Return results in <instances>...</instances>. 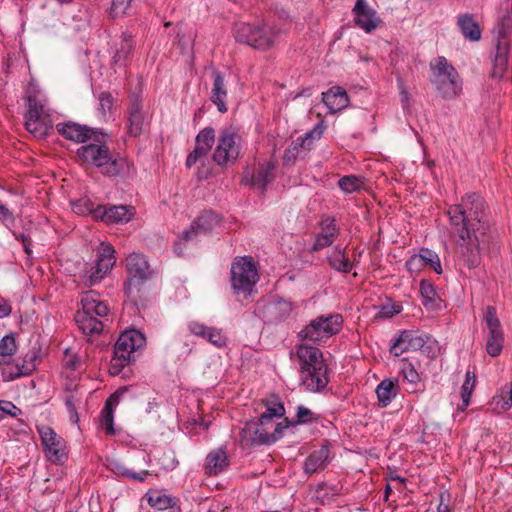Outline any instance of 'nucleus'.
Instances as JSON below:
<instances>
[{
  "label": "nucleus",
  "mask_w": 512,
  "mask_h": 512,
  "mask_svg": "<svg viewBox=\"0 0 512 512\" xmlns=\"http://www.w3.org/2000/svg\"><path fill=\"white\" fill-rule=\"evenodd\" d=\"M135 47L134 36L125 31L115 44V52L112 58L113 65L123 67L131 60Z\"/></svg>",
  "instance_id": "nucleus-30"
},
{
  "label": "nucleus",
  "mask_w": 512,
  "mask_h": 512,
  "mask_svg": "<svg viewBox=\"0 0 512 512\" xmlns=\"http://www.w3.org/2000/svg\"><path fill=\"white\" fill-rule=\"evenodd\" d=\"M296 417H297V420L295 421L296 424L309 423L315 419L314 413L310 409H308L304 406H298Z\"/></svg>",
  "instance_id": "nucleus-53"
},
{
  "label": "nucleus",
  "mask_w": 512,
  "mask_h": 512,
  "mask_svg": "<svg viewBox=\"0 0 512 512\" xmlns=\"http://www.w3.org/2000/svg\"><path fill=\"white\" fill-rule=\"evenodd\" d=\"M228 466L227 454L219 449L212 451L207 456L206 473L210 476L220 474Z\"/></svg>",
  "instance_id": "nucleus-38"
},
{
  "label": "nucleus",
  "mask_w": 512,
  "mask_h": 512,
  "mask_svg": "<svg viewBox=\"0 0 512 512\" xmlns=\"http://www.w3.org/2000/svg\"><path fill=\"white\" fill-rule=\"evenodd\" d=\"M342 326L343 317L341 314L320 315L311 320L309 324L299 332V337L316 344L338 334Z\"/></svg>",
  "instance_id": "nucleus-10"
},
{
  "label": "nucleus",
  "mask_w": 512,
  "mask_h": 512,
  "mask_svg": "<svg viewBox=\"0 0 512 512\" xmlns=\"http://www.w3.org/2000/svg\"><path fill=\"white\" fill-rule=\"evenodd\" d=\"M28 110L25 113V128L35 138H44L52 128L49 109L36 95L27 97Z\"/></svg>",
  "instance_id": "nucleus-11"
},
{
  "label": "nucleus",
  "mask_w": 512,
  "mask_h": 512,
  "mask_svg": "<svg viewBox=\"0 0 512 512\" xmlns=\"http://www.w3.org/2000/svg\"><path fill=\"white\" fill-rule=\"evenodd\" d=\"M220 222V217L213 211L202 212L196 220H194L189 229L181 233L180 239L189 241L200 234H207Z\"/></svg>",
  "instance_id": "nucleus-21"
},
{
  "label": "nucleus",
  "mask_w": 512,
  "mask_h": 512,
  "mask_svg": "<svg viewBox=\"0 0 512 512\" xmlns=\"http://www.w3.org/2000/svg\"><path fill=\"white\" fill-rule=\"evenodd\" d=\"M512 29V16L502 17L497 27L496 51L493 61V77H502L508 67L509 39L508 34Z\"/></svg>",
  "instance_id": "nucleus-13"
},
{
  "label": "nucleus",
  "mask_w": 512,
  "mask_h": 512,
  "mask_svg": "<svg viewBox=\"0 0 512 512\" xmlns=\"http://www.w3.org/2000/svg\"><path fill=\"white\" fill-rule=\"evenodd\" d=\"M17 351L16 339L12 334L4 336L0 340V365L12 367L11 359Z\"/></svg>",
  "instance_id": "nucleus-43"
},
{
  "label": "nucleus",
  "mask_w": 512,
  "mask_h": 512,
  "mask_svg": "<svg viewBox=\"0 0 512 512\" xmlns=\"http://www.w3.org/2000/svg\"><path fill=\"white\" fill-rule=\"evenodd\" d=\"M429 339L430 338L426 335L423 336L411 330H404L394 339L390 346V353L394 356H400L407 351L425 349V345Z\"/></svg>",
  "instance_id": "nucleus-18"
},
{
  "label": "nucleus",
  "mask_w": 512,
  "mask_h": 512,
  "mask_svg": "<svg viewBox=\"0 0 512 512\" xmlns=\"http://www.w3.org/2000/svg\"><path fill=\"white\" fill-rule=\"evenodd\" d=\"M457 24L466 39L470 41H479L481 39V29L473 15L468 13L460 15Z\"/></svg>",
  "instance_id": "nucleus-37"
},
{
  "label": "nucleus",
  "mask_w": 512,
  "mask_h": 512,
  "mask_svg": "<svg viewBox=\"0 0 512 512\" xmlns=\"http://www.w3.org/2000/svg\"><path fill=\"white\" fill-rule=\"evenodd\" d=\"M324 132V126L322 124H317L314 129L308 131L305 134V137L302 141V146H305L306 144L309 146L310 141L320 139L322 134Z\"/></svg>",
  "instance_id": "nucleus-55"
},
{
  "label": "nucleus",
  "mask_w": 512,
  "mask_h": 512,
  "mask_svg": "<svg viewBox=\"0 0 512 512\" xmlns=\"http://www.w3.org/2000/svg\"><path fill=\"white\" fill-rule=\"evenodd\" d=\"M206 156V153H202L201 149L195 147L187 156L185 165L187 168H191L197 161H201L206 158Z\"/></svg>",
  "instance_id": "nucleus-57"
},
{
  "label": "nucleus",
  "mask_w": 512,
  "mask_h": 512,
  "mask_svg": "<svg viewBox=\"0 0 512 512\" xmlns=\"http://www.w3.org/2000/svg\"><path fill=\"white\" fill-rule=\"evenodd\" d=\"M401 312V308L398 305L392 306H382L381 310L378 312V316L381 318H391L394 315H397Z\"/></svg>",
  "instance_id": "nucleus-59"
},
{
  "label": "nucleus",
  "mask_w": 512,
  "mask_h": 512,
  "mask_svg": "<svg viewBox=\"0 0 512 512\" xmlns=\"http://www.w3.org/2000/svg\"><path fill=\"white\" fill-rule=\"evenodd\" d=\"M234 38L238 43H243L255 49L266 50L272 47L279 30L267 24L252 25L238 22L233 28Z\"/></svg>",
  "instance_id": "nucleus-5"
},
{
  "label": "nucleus",
  "mask_w": 512,
  "mask_h": 512,
  "mask_svg": "<svg viewBox=\"0 0 512 512\" xmlns=\"http://www.w3.org/2000/svg\"><path fill=\"white\" fill-rule=\"evenodd\" d=\"M76 155L83 162L100 170L109 178L127 179L135 174L134 165L120 154L113 155L105 143H90L79 147Z\"/></svg>",
  "instance_id": "nucleus-2"
},
{
  "label": "nucleus",
  "mask_w": 512,
  "mask_h": 512,
  "mask_svg": "<svg viewBox=\"0 0 512 512\" xmlns=\"http://www.w3.org/2000/svg\"><path fill=\"white\" fill-rule=\"evenodd\" d=\"M275 169L276 165L273 161L259 163L255 171L250 172L248 169L244 171L241 183L256 187L264 192L267 185L274 181Z\"/></svg>",
  "instance_id": "nucleus-17"
},
{
  "label": "nucleus",
  "mask_w": 512,
  "mask_h": 512,
  "mask_svg": "<svg viewBox=\"0 0 512 512\" xmlns=\"http://www.w3.org/2000/svg\"><path fill=\"white\" fill-rule=\"evenodd\" d=\"M11 311V305L7 301L0 299V318L9 316Z\"/></svg>",
  "instance_id": "nucleus-63"
},
{
  "label": "nucleus",
  "mask_w": 512,
  "mask_h": 512,
  "mask_svg": "<svg viewBox=\"0 0 512 512\" xmlns=\"http://www.w3.org/2000/svg\"><path fill=\"white\" fill-rule=\"evenodd\" d=\"M331 461L330 448L328 444H323L318 450L312 451L305 459L303 464L304 473L312 475L323 471Z\"/></svg>",
  "instance_id": "nucleus-29"
},
{
  "label": "nucleus",
  "mask_w": 512,
  "mask_h": 512,
  "mask_svg": "<svg viewBox=\"0 0 512 512\" xmlns=\"http://www.w3.org/2000/svg\"><path fill=\"white\" fill-rule=\"evenodd\" d=\"M128 392V388H121L112 394L106 401L105 407L101 413L100 423L105 432L109 435L115 434L114 415L112 407L119 403L120 397Z\"/></svg>",
  "instance_id": "nucleus-34"
},
{
  "label": "nucleus",
  "mask_w": 512,
  "mask_h": 512,
  "mask_svg": "<svg viewBox=\"0 0 512 512\" xmlns=\"http://www.w3.org/2000/svg\"><path fill=\"white\" fill-rule=\"evenodd\" d=\"M94 291H88L81 299L82 309L94 317H105L109 313L108 306L103 301L94 299Z\"/></svg>",
  "instance_id": "nucleus-39"
},
{
  "label": "nucleus",
  "mask_w": 512,
  "mask_h": 512,
  "mask_svg": "<svg viewBox=\"0 0 512 512\" xmlns=\"http://www.w3.org/2000/svg\"><path fill=\"white\" fill-rule=\"evenodd\" d=\"M285 414V408L282 402L280 401H270L267 404L266 411L261 414V423L262 424H273V419L275 417H282Z\"/></svg>",
  "instance_id": "nucleus-47"
},
{
  "label": "nucleus",
  "mask_w": 512,
  "mask_h": 512,
  "mask_svg": "<svg viewBox=\"0 0 512 512\" xmlns=\"http://www.w3.org/2000/svg\"><path fill=\"white\" fill-rule=\"evenodd\" d=\"M486 203L477 193L467 194L461 202L449 206V233L453 238L457 252L469 268L480 264L481 244L486 234Z\"/></svg>",
  "instance_id": "nucleus-1"
},
{
  "label": "nucleus",
  "mask_w": 512,
  "mask_h": 512,
  "mask_svg": "<svg viewBox=\"0 0 512 512\" xmlns=\"http://www.w3.org/2000/svg\"><path fill=\"white\" fill-rule=\"evenodd\" d=\"M188 330L194 336L207 340L217 348H223L227 345V337L222 329L206 326L198 321H190L188 323Z\"/></svg>",
  "instance_id": "nucleus-24"
},
{
  "label": "nucleus",
  "mask_w": 512,
  "mask_h": 512,
  "mask_svg": "<svg viewBox=\"0 0 512 512\" xmlns=\"http://www.w3.org/2000/svg\"><path fill=\"white\" fill-rule=\"evenodd\" d=\"M115 263V249L113 246L102 244L95 264L79 274L80 283L85 287H92L100 283L113 269Z\"/></svg>",
  "instance_id": "nucleus-12"
},
{
  "label": "nucleus",
  "mask_w": 512,
  "mask_h": 512,
  "mask_svg": "<svg viewBox=\"0 0 512 512\" xmlns=\"http://www.w3.org/2000/svg\"><path fill=\"white\" fill-rule=\"evenodd\" d=\"M476 384V375L474 372L467 371L465 375V381L461 387V399L463 409L466 408L470 404L471 394L475 388Z\"/></svg>",
  "instance_id": "nucleus-48"
},
{
  "label": "nucleus",
  "mask_w": 512,
  "mask_h": 512,
  "mask_svg": "<svg viewBox=\"0 0 512 512\" xmlns=\"http://www.w3.org/2000/svg\"><path fill=\"white\" fill-rule=\"evenodd\" d=\"M429 67V81L441 98L452 100L461 94L462 79L457 70L444 56H438L433 59Z\"/></svg>",
  "instance_id": "nucleus-3"
},
{
  "label": "nucleus",
  "mask_w": 512,
  "mask_h": 512,
  "mask_svg": "<svg viewBox=\"0 0 512 512\" xmlns=\"http://www.w3.org/2000/svg\"><path fill=\"white\" fill-rule=\"evenodd\" d=\"M145 343V336L136 329L122 332L114 345V355L109 366L110 374H120L123 368L134 360V353Z\"/></svg>",
  "instance_id": "nucleus-4"
},
{
  "label": "nucleus",
  "mask_w": 512,
  "mask_h": 512,
  "mask_svg": "<svg viewBox=\"0 0 512 512\" xmlns=\"http://www.w3.org/2000/svg\"><path fill=\"white\" fill-rule=\"evenodd\" d=\"M135 214V209L127 205H98L94 210V218L109 224L127 223Z\"/></svg>",
  "instance_id": "nucleus-19"
},
{
  "label": "nucleus",
  "mask_w": 512,
  "mask_h": 512,
  "mask_svg": "<svg viewBox=\"0 0 512 512\" xmlns=\"http://www.w3.org/2000/svg\"><path fill=\"white\" fill-rule=\"evenodd\" d=\"M0 411L2 414L10 415L12 417H17L22 413L21 409L18 408L15 404L10 401H1L0 400Z\"/></svg>",
  "instance_id": "nucleus-56"
},
{
  "label": "nucleus",
  "mask_w": 512,
  "mask_h": 512,
  "mask_svg": "<svg viewBox=\"0 0 512 512\" xmlns=\"http://www.w3.org/2000/svg\"><path fill=\"white\" fill-rule=\"evenodd\" d=\"M330 267L338 272L348 273L352 269V263L346 256L344 249L335 246L331 254L327 257Z\"/></svg>",
  "instance_id": "nucleus-40"
},
{
  "label": "nucleus",
  "mask_w": 512,
  "mask_h": 512,
  "mask_svg": "<svg viewBox=\"0 0 512 512\" xmlns=\"http://www.w3.org/2000/svg\"><path fill=\"white\" fill-rule=\"evenodd\" d=\"M75 319L79 329L86 335L99 334L103 330L102 321L83 309L77 312Z\"/></svg>",
  "instance_id": "nucleus-36"
},
{
  "label": "nucleus",
  "mask_w": 512,
  "mask_h": 512,
  "mask_svg": "<svg viewBox=\"0 0 512 512\" xmlns=\"http://www.w3.org/2000/svg\"><path fill=\"white\" fill-rule=\"evenodd\" d=\"M66 407L69 411L70 418L74 423H77L79 420L78 413L75 407V404L73 402L72 398H67L65 401Z\"/></svg>",
  "instance_id": "nucleus-61"
},
{
  "label": "nucleus",
  "mask_w": 512,
  "mask_h": 512,
  "mask_svg": "<svg viewBox=\"0 0 512 512\" xmlns=\"http://www.w3.org/2000/svg\"><path fill=\"white\" fill-rule=\"evenodd\" d=\"M126 273L124 292L128 298L135 300L143 285L152 277L153 271L143 254L133 252L126 258Z\"/></svg>",
  "instance_id": "nucleus-6"
},
{
  "label": "nucleus",
  "mask_w": 512,
  "mask_h": 512,
  "mask_svg": "<svg viewBox=\"0 0 512 512\" xmlns=\"http://www.w3.org/2000/svg\"><path fill=\"white\" fill-rule=\"evenodd\" d=\"M292 311V304L284 299L270 301L263 305L261 315L268 324L285 320Z\"/></svg>",
  "instance_id": "nucleus-27"
},
{
  "label": "nucleus",
  "mask_w": 512,
  "mask_h": 512,
  "mask_svg": "<svg viewBox=\"0 0 512 512\" xmlns=\"http://www.w3.org/2000/svg\"><path fill=\"white\" fill-rule=\"evenodd\" d=\"M56 129L57 132L65 139L76 143H85L92 139V136L95 133L90 127L71 121L57 124Z\"/></svg>",
  "instance_id": "nucleus-28"
},
{
  "label": "nucleus",
  "mask_w": 512,
  "mask_h": 512,
  "mask_svg": "<svg viewBox=\"0 0 512 512\" xmlns=\"http://www.w3.org/2000/svg\"><path fill=\"white\" fill-rule=\"evenodd\" d=\"M322 101L329 109V112L334 114L348 106L349 97L346 90L335 86L322 93Z\"/></svg>",
  "instance_id": "nucleus-33"
},
{
  "label": "nucleus",
  "mask_w": 512,
  "mask_h": 512,
  "mask_svg": "<svg viewBox=\"0 0 512 512\" xmlns=\"http://www.w3.org/2000/svg\"><path fill=\"white\" fill-rule=\"evenodd\" d=\"M32 244H33V241L31 238H28V239H24V243L22 244L23 245V249L25 251V253L27 254L28 257H31L32 256Z\"/></svg>",
  "instance_id": "nucleus-64"
},
{
  "label": "nucleus",
  "mask_w": 512,
  "mask_h": 512,
  "mask_svg": "<svg viewBox=\"0 0 512 512\" xmlns=\"http://www.w3.org/2000/svg\"><path fill=\"white\" fill-rule=\"evenodd\" d=\"M114 99L109 92H102L99 95V110L101 114L105 117L108 112L111 111L113 107Z\"/></svg>",
  "instance_id": "nucleus-50"
},
{
  "label": "nucleus",
  "mask_w": 512,
  "mask_h": 512,
  "mask_svg": "<svg viewBox=\"0 0 512 512\" xmlns=\"http://www.w3.org/2000/svg\"><path fill=\"white\" fill-rule=\"evenodd\" d=\"M148 504L157 510H166V509H177V500L169 495L161 493L159 491H152L147 494Z\"/></svg>",
  "instance_id": "nucleus-42"
},
{
  "label": "nucleus",
  "mask_w": 512,
  "mask_h": 512,
  "mask_svg": "<svg viewBox=\"0 0 512 512\" xmlns=\"http://www.w3.org/2000/svg\"><path fill=\"white\" fill-rule=\"evenodd\" d=\"M0 221L14 222V215L4 204L0 203Z\"/></svg>",
  "instance_id": "nucleus-62"
},
{
  "label": "nucleus",
  "mask_w": 512,
  "mask_h": 512,
  "mask_svg": "<svg viewBox=\"0 0 512 512\" xmlns=\"http://www.w3.org/2000/svg\"><path fill=\"white\" fill-rule=\"evenodd\" d=\"M402 374L405 380H407L410 384L416 385L420 381V376L414 366L410 363L406 364L402 368Z\"/></svg>",
  "instance_id": "nucleus-52"
},
{
  "label": "nucleus",
  "mask_w": 512,
  "mask_h": 512,
  "mask_svg": "<svg viewBox=\"0 0 512 512\" xmlns=\"http://www.w3.org/2000/svg\"><path fill=\"white\" fill-rule=\"evenodd\" d=\"M483 319L488 329L486 351L490 356L496 357L502 352L504 343V334L496 315V309L493 306H488Z\"/></svg>",
  "instance_id": "nucleus-14"
},
{
  "label": "nucleus",
  "mask_w": 512,
  "mask_h": 512,
  "mask_svg": "<svg viewBox=\"0 0 512 512\" xmlns=\"http://www.w3.org/2000/svg\"><path fill=\"white\" fill-rule=\"evenodd\" d=\"M108 467L112 471H114L115 473H117L123 477L129 478V479H132L135 481H139V482H143L145 480V478L148 475H150L149 471H147V470H142L138 473L133 472L130 469H128L127 467H125L122 463L117 462V461L111 462Z\"/></svg>",
  "instance_id": "nucleus-45"
},
{
  "label": "nucleus",
  "mask_w": 512,
  "mask_h": 512,
  "mask_svg": "<svg viewBox=\"0 0 512 512\" xmlns=\"http://www.w3.org/2000/svg\"><path fill=\"white\" fill-rule=\"evenodd\" d=\"M430 266L437 274L442 273V267L439 256L432 250L422 248L419 254L411 256L406 261V268L409 272H418L422 268Z\"/></svg>",
  "instance_id": "nucleus-22"
},
{
  "label": "nucleus",
  "mask_w": 512,
  "mask_h": 512,
  "mask_svg": "<svg viewBox=\"0 0 512 512\" xmlns=\"http://www.w3.org/2000/svg\"><path fill=\"white\" fill-rule=\"evenodd\" d=\"M241 153V136L233 126L222 128L219 131L216 147L213 151V161L227 167L236 163Z\"/></svg>",
  "instance_id": "nucleus-8"
},
{
  "label": "nucleus",
  "mask_w": 512,
  "mask_h": 512,
  "mask_svg": "<svg viewBox=\"0 0 512 512\" xmlns=\"http://www.w3.org/2000/svg\"><path fill=\"white\" fill-rule=\"evenodd\" d=\"M420 294L422 298V305L428 311H437L441 309L442 300L437 295L435 287L432 282L422 280L420 282Z\"/></svg>",
  "instance_id": "nucleus-35"
},
{
  "label": "nucleus",
  "mask_w": 512,
  "mask_h": 512,
  "mask_svg": "<svg viewBox=\"0 0 512 512\" xmlns=\"http://www.w3.org/2000/svg\"><path fill=\"white\" fill-rule=\"evenodd\" d=\"M259 279L256 265L249 256L236 258L231 265V285L234 293L247 298Z\"/></svg>",
  "instance_id": "nucleus-9"
},
{
  "label": "nucleus",
  "mask_w": 512,
  "mask_h": 512,
  "mask_svg": "<svg viewBox=\"0 0 512 512\" xmlns=\"http://www.w3.org/2000/svg\"><path fill=\"white\" fill-rule=\"evenodd\" d=\"M328 367L304 368L300 370L301 384L310 392H321L329 383Z\"/></svg>",
  "instance_id": "nucleus-23"
},
{
  "label": "nucleus",
  "mask_w": 512,
  "mask_h": 512,
  "mask_svg": "<svg viewBox=\"0 0 512 512\" xmlns=\"http://www.w3.org/2000/svg\"><path fill=\"white\" fill-rule=\"evenodd\" d=\"M356 26L366 33L374 31L381 23L375 9L368 5L366 0H356L352 9Z\"/></svg>",
  "instance_id": "nucleus-20"
},
{
  "label": "nucleus",
  "mask_w": 512,
  "mask_h": 512,
  "mask_svg": "<svg viewBox=\"0 0 512 512\" xmlns=\"http://www.w3.org/2000/svg\"><path fill=\"white\" fill-rule=\"evenodd\" d=\"M215 142V131L212 127L202 129L195 138V147L208 154Z\"/></svg>",
  "instance_id": "nucleus-44"
},
{
  "label": "nucleus",
  "mask_w": 512,
  "mask_h": 512,
  "mask_svg": "<svg viewBox=\"0 0 512 512\" xmlns=\"http://www.w3.org/2000/svg\"><path fill=\"white\" fill-rule=\"evenodd\" d=\"M228 98V91L225 83L224 74L216 68L212 69V87L210 93V100L216 105L220 113H226L228 107L226 101Z\"/></svg>",
  "instance_id": "nucleus-26"
},
{
  "label": "nucleus",
  "mask_w": 512,
  "mask_h": 512,
  "mask_svg": "<svg viewBox=\"0 0 512 512\" xmlns=\"http://www.w3.org/2000/svg\"><path fill=\"white\" fill-rule=\"evenodd\" d=\"M131 0H112L111 14L118 17L124 14L130 6Z\"/></svg>",
  "instance_id": "nucleus-54"
},
{
  "label": "nucleus",
  "mask_w": 512,
  "mask_h": 512,
  "mask_svg": "<svg viewBox=\"0 0 512 512\" xmlns=\"http://www.w3.org/2000/svg\"><path fill=\"white\" fill-rule=\"evenodd\" d=\"M318 226L320 231L315 235V241L310 249L312 253L331 246L340 234V228L332 216L323 215Z\"/></svg>",
  "instance_id": "nucleus-16"
},
{
  "label": "nucleus",
  "mask_w": 512,
  "mask_h": 512,
  "mask_svg": "<svg viewBox=\"0 0 512 512\" xmlns=\"http://www.w3.org/2000/svg\"><path fill=\"white\" fill-rule=\"evenodd\" d=\"M37 355L34 351H29L20 364L17 362L12 367H4L2 370V376L5 381H12L16 378L29 375L36 369Z\"/></svg>",
  "instance_id": "nucleus-31"
},
{
  "label": "nucleus",
  "mask_w": 512,
  "mask_h": 512,
  "mask_svg": "<svg viewBox=\"0 0 512 512\" xmlns=\"http://www.w3.org/2000/svg\"><path fill=\"white\" fill-rule=\"evenodd\" d=\"M376 394L381 407L388 406L392 399L397 395V385L392 379H384L377 388Z\"/></svg>",
  "instance_id": "nucleus-41"
},
{
  "label": "nucleus",
  "mask_w": 512,
  "mask_h": 512,
  "mask_svg": "<svg viewBox=\"0 0 512 512\" xmlns=\"http://www.w3.org/2000/svg\"><path fill=\"white\" fill-rule=\"evenodd\" d=\"M38 432L45 447L47 458L53 463L63 462L67 458L64 440L48 426H42L38 429Z\"/></svg>",
  "instance_id": "nucleus-15"
},
{
  "label": "nucleus",
  "mask_w": 512,
  "mask_h": 512,
  "mask_svg": "<svg viewBox=\"0 0 512 512\" xmlns=\"http://www.w3.org/2000/svg\"><path fill=\"white\" fill-rule=\"evenodd\" d=\"M496 408L509 410L512 407V385L510 388H503L501 394L493 399Z\"/></svg>",
  "instance_id": "nucleus-49"
},
{
  "label": "nucleus",
  "mask_w": 512,
  "mask_h": 512,
  "mask_svg": "<svg viewBox=\"0 0 512 512\" xmlns=\"http://www.w3.org/2000/svg\"><path fill=\"white\" fill-rule=\"evenodd\" d=\"M289 422L285 423L262 424L261 416L257 422H247L241 430V441L248 446L270 445L278 441L283 436L284 429L288 428Z\"/></svg>",
  "instance_id": "nucleus-7"
},
{
  "label": "nucleus",
  "mask_w": 512,
  "mask_h": 512,
  "mask_svg": "<svg viewBox=\"0 0 512 512\" xmlns=\"http://www.w3.org/2000/svg\"><path fill=\"white\" fill-rule=\"evenodd\" d=\"M338 186L346 194L358 192L364 188V178L355 175L343 176L339 179Z\"/></svg>",
  "instance_id": "nucleus-46"
},
{
  "label": "nucleus",
  "mask_w": 512,
  "mask_h": 512,
  "mask_svg": "<svg viewBox=\"0 0 512 512\" xmlns=\"http://www.w3.org/2000/svg\"><path fill=\"white\" fill-rule=\"evenodd\" d=\"M437 512H451L449 506V494L441 493L439 496V504L437 506Z\"/></svg>",
  "instance_id": "nucleus-60"
},
{
  "label": "nucleus",
  "mask_w": 512,
  "mask_h": 512,
  "mask_svg": "<svg viewBox=\"0 0 512 512\" xmlns=\"http://www.w3.org/2000/svg\"><path fill=\"white\" fill-rule=\"evenodd\" d=\"M94 210L95 208H93L92 202L87 198L80 199L73 203V211L77 214L91 213L94 215Z\"/></svg>",
  "instance_id": "nucleus-51"
},
{
  "label": "nucleus",
  "mask_w": 512,
  "mask_h": 512,
  "mask_svg": "<svg viewBox=\"0 0 512 512\" xmlns=\"http://www.w3.org/2000/svg\"><path fill=\"white\" fill-rule=\"evenodd\" d=\"M63 361L65 367L70 369L71 371H76L81 366V361L79 357L75 354L68 353V351H66V355Z\"/></svg>",
  "instance_id": "nucleus-58"
},
{
  "label": "nucleus",
  "mask_w": 512,
  "mask_h": 512,
  "mask_svg": "<svg viewBox=\"0 0 512 512\" xmlns=\"http://www.w3.org/2000/svg\"><path fill=\"white\" fill-rule=\"evenodd\" d=\"M296 355L300 361V370L314 366L315 368L327 367L322 352L315 346L300 344L297 347Z\"/></svg>",
  "instance_id": "nucleus-32"
},
{
  "label": "nucleus",
  "mask_w": 512,
  "mask_h": 512,
  "mask_svg": "<svg viewBox=\"0 0 512 512\" xmlns=\"http://www.w3.org/2000/svg\"><path fill=\"white\" fill-rule=\"evenodd\" d=\"M127 121L128 134L132 137L139 136L143 131L144 115L142 113V100L137 94H132L129 97Z\"/></svg>",
  "instance_id": "nucleus-25"
}]
</instances>
